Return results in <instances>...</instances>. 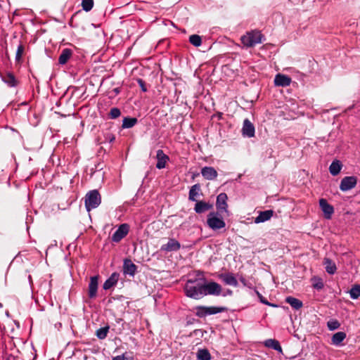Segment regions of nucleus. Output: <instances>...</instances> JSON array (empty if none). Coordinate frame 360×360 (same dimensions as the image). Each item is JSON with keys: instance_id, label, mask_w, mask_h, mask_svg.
I'll list each match as a JSON object with an SVG mask.
<instances>
[{"instance_id": "f257e3e1", "label": "nucleus", "mask_w": 360, "mask_h": 360, "mask_svg": "<svg viewBox=\"0 0 360 360\" xmlns=\"http://www.w3.org/2000/svg\"><path fill=\"white\" fill-rule=\"evenodd\" d=\"M203 284L204 277L188 280L184 287L186 295L195 300L203 297Z\"/></svg>"}, {"instance_id": "f03ea898", "label": "nucleus", "mask_w": 360, "mask_h": 360, "mask_svg": "<svg viewBox=\"0 0 360 360\" xmlns=\"http://www.w3.org/2000/svg\"><path fill=\"white\" fill-rule=\"evenodd\" d=\"M264 36L259 31L252 30L247 32L245 35L241 37L242 44L247 48L253 47L257 44H261Z\"/></svg>"}, {"instance_id": "7ed1b4c3", "label": "nucleus", "mask_w": 360, "mask_h": 360, "mask_svg": "<svg viewBox=\"0 0 360 360\" xmlns=\"http://www.w3.org/2000/svg\"><path fill=\"white\" fill-rule=\"evenodd\" d=\"M85 207L88 212L96 208L101 202V195L97 190H92L85 195Z\"/></svg>"}, {"instance_id": "20e7f679", "label": "nucleus", "mask_w": 360, "mask_h": 360, "mask_svg": "<svg viewBox=\"0 0 360 360\" xmlns=\"http://www.w3.org/2000/svg\"><path fill=\"white\" fill-rule=\"evenodd\" d=\"M207 224L211 229L216 231L225 227L226 224L218 212H212L207 215Z\"/></svg>"}, {"instance_id": "39448f33", "label": "nucleus", "mask_w": 360, "mask_h": 360, "mask_svg": "<svg viewBox=\"0 0 360 360\" xmlns=\"http://www.w3.org/2000/svg\"><path fill=\"white\" fill-rule=\"evenodd\" d=\"M196 312L195 314L198 317H205L208 315L216 314L218 313L223 312L226 311V307H205V306H198L195 308Z\"/></svg>"}, {"instance_id": "423d86ee", "label": "nucleus", "mask_w": 360, "mask_h": 360, "mask_svg": "<svg viewBox=\"0 0 360 360\" xmlns=\"http://www.w3.org/2000/svg\"><path fill=\"white\" fill-rule=\"evenodd\" d=\"M203 288H204V296L206 295H215L218 296L221 292V286L214 281L207 283L206 279L204 278V284H203Z\"/></svg>"}, {"instance_id": "0eeeda50", "label": "nucleus", "mask_w": 360, "mask_h": 360, "mask_svg": "<svg viewBox=\"0 0 360 360\" xmlns=\"http://www.w3.org/2000/svg\"><path fill=\"white\" fill-rule=\"evenodd\" d=\"M129 231V226L127 224H121L112 234L111 237L112 241L115 243H119L128 234Z\"/></svg>"}, {"instance_id": "6e6552de", "label": "nucleus", "mask_w": 360, "mask_h": 360, "mask_svg": "<svg viewBox=\"0 0 360 360\" xmlns=\"http://www.w3.org/2000/svg\"><path fill=\"white\" fill-rule=\"evenodd\" d=\"M357 183V179L356 176H345L340 182V189L342 191H347L354 188Z\"/></svg>"}, {"instance_id": "1a4fd4ad", "label": "nucleus", "mask_w": 360, "mask_h": 360, "mask_svg": "<svg viewBox=\"0 0 360 360\" xmlns=\"http://www.w3.org/2000/svg\"><path fill=\"white\" fill-rule=\"evenodd\" d=\"M180 243L174 238H169L166 244H164L160 248L162 252H175L180 249Z\"/></svg>"}, {"instance_id": "9d476101", "label": "nucleus", "mask_w": 360, "mask_h": 360, "mask_svg": "<svg viewBox=\"0 0 360 360\" xmlns=\"http://www.w3.org/2000/svg\"><path fill=\"white\" fill-rule=\"evenodd\" d=\"M319 206L324 214V217L326 219H330L334 212L333 207L324 198L319 200Z\"/></svg>"}, {"instance_id": "9b49d317", "label": "nucleus", "mask_w": 360, "mask_h": 360, "mask_svg": "<svg viewBox=\"0 0 360 360\" xmlns=\"http://www.w3.org/2000/svg\"><path fill=\"white\" fill-rule=\"evenodd\" d=\"M227 195L225 193H221L217 197L216 207L219 212H228L227 207Z\"/></svg>"}, {"instance_id": "f8f14e48", "label": "nucleus", "mask_w": 360, "mask_h": 360, "mask_svg": "<svg viewBox=\"0 0 360 360\" xmlns=\"http://www.w3.org/2000/svg\"><path fill=\"white\" fill-rule=\"evenodd\" d=\"M98 276H92L90 278V282L88 287V295L90 299H94L97 295L98 290Z\"/></svg>"}, {"instance_id": "ddd939ff", "label": "nucleus", "mask_w": 360, "mask_h": 360, "mask_svg": "<svg viewBox=\"0 0 360 360\" xmlns=\"http://www.w3.org/2000/svg\"><path fill=\"white\" fill-rule=\"evenodd\" d=\"M136 266L129 259H125L123 263V273L134 276L136 271Z\"/></svg>"}, {"instance_id": "4468645a", "label": "nucleus", "mask_w": 360, "mask_h": 360, "mask_svg": "<svg viewBox=\"0 0 360 360\" xmlns=\"http://www.w3.org/2000/svg\"><path fill=\"white\" fill-rule=\"evenodd\" d=\"M242 131L245 136L252 138L255 136V127L248 119L244 120Z\"/></svg>"}, {"instance_id": "2eb2a0df", "label": "nucleus", "mask_w": 360, "mask_h": 360, "mask_svg": "<svg viewBox=\"0 0 360 360\" xmlns=\"http://www.w3.org/2000/svg\"><path fill=\"white\" fill-rule=\"evenodd\" d=\"M202 176L207 180H214L217 177V172L212 167H204L201 169Z\"/></svg>"}, {"instance_id": "dca6fc26", "label": "nucleus", "mask_w": 360, "mask_h": 360, "mask_svg": "<svg viewBox=\"0 0 360 360\" xmlns=\"http://www.w3.org/2000/svg\"><path fill=\"white\" fill-rule=\"evenodd\" d=\"M213 205L210 202H206L202 200L196 201L194 210L198 214H202L207 210L212 209Z\"/></svg>"}, {"instance_id": "f3484780", "label": "nucleus", "mask_w": 360, "mask_h": 360, "mask_svg": "<svg viewBox=\"0 0 360 360\" xmlns=\"http://www.w3.org/2000/svg\"><path fill=\"white\" fill-rule=\"evenodd\" d=\"M120 278V274L117 272L112 273L110 276L104 282L103 288L104 290H109L116 285Z\"/></svg>"}, {"instance_id": "a211bd4d", "label": "nucleus", "mask_w": 360, "mask_h": 360, "mask_svg": "<svg viewBox=\"0 0 360 360\" xmlns=\"http://www.w3.org/2000/svg\"><path fill=\"white\" fill-rule=\"evenodd\" d=\"M156 158L158 160L156 167L159 169L165 168L169 157L164 153L162 150H158Z\"/></svg>"}, {"instance_id": "6ab92c4d", "label": "nucleus", "mask_w": 360, "mask_h": 360, "mask_svg": "<svg viewBox=\"0 0 360 360\" xmlns=\"http://www.w3.org/2000/svg\"><path fill=\"white\" fill-rule=\"evenodd\" d=\"M273 214L274 211L271 210L260 212L259 213V215L255 219V222L256 224H259L266 221L273 217Z\"/></svg>"}, {"instance_id": "aec40b11", "label": "nucleus", "mask_w": 360, "mask_h": 360, "mask_svg": "<svg viewBox=\"0 0 360 360\" xmlns=\"http://www.w3.org/2000/svg\"><path fill=\"white\" fill-rule=\"evenodd\" d=\"M274 83L278 86H288L291 83V79L288 76L278 74L275 77Z\"/></svg>"}, {"instance_id": "412c9836", "label": "nucleus", "mask_w": 360, "mask_h": 360, "mask_svg": "<svg viewBox=\"0 0 360 360\" xmlns=\"http://www.w3.org/2000/svg\"><path fill=\"white\" fill-rule=\"evenodd\" d=\"M219 278L226 284L236 287L238 285V281L233 274H221L219 275Z\"/></svg>"}, {"instance_id": "4be33fe9", "label": "nucleus", "mask_w": 360, "mask_h": 360, "mask_svg": "<svg viewBox=\"0 0 360 360\" xmlns=\"http://www.w3.org/2000/svg\"><path fill=\"white\" fill-rule=\"evenodd\" d=\"M201 191L200 185L199 184H194L190 188L188 193V199L191 201H198L197 197L200 195Z\"/></svg>"}, {"instance_id": "5701e85b", "label": "nucleus", "mask_w": 360, "mask_h": 360, "mask_svg": "<svg viewBox=\"0 0 360 360\" xmlns=\"http://www.w3.org/2000/svg\"><path fill=\"white\" fill-rule=\"evenodd\" d=\"M1 79L10 87H15L18 84V81L11 72H7L4 75H1Z\"/></svg>"}, {"instance_id": "b1692460", "label": "nucleus", "mask_w": 360, "mask_h": 360, "mask_svg": "<svg viewBox=\"0 0 360 360\" xmlns=\"http://www.w3.org/2000/svg\"><path fill=\"white\" fill-rule=\"evenodd\" d=\"M73 52L70 49H64L62 50L61 53L58 58V63L60 65H65L68 60L71 58Z\"/></svg>"}, {"instance_id": "393cba45", "label": "nucleus", "mask_w": 360, "mask_h": 360, "mask_svg": "<svg viewBox=\"0 0 360 360\" xmlns=\"http://www.w3.org/2000/svg\"><path fill=\"white\" fill-rule=\"evenodd\" d=\"M265 347L274 349V350L282 353V348L280 345V343L278 340L274 339H268L266 340L264 342Z\"/></svg>"}, {"instance_id": "a878e982", "label": "nucleus", "mask_w": 360, "mask_h": 360, "mask_svg": "<svg viewBox=\"0 0 360 360\" xmlns=\"http://www.w3.org/2000/svg\"><path fill=\"white\" fill-rule=\"evenodd\" d=\"M323 264L326 268V271L329 274H334L337 270L336 265L331 259L325 258Z\"/></svg>"}, {"instance_id": "bb28decb", "label": "nucleus", "mask_w": 360, "mask_h": 360, "mask_svg": "<svg viewBox=\"0 0 360 360\" xmlns=\"http://www.w3.org/2000/svg\"><path fill=\"white\" fill-rule=\"evenodd\" d=\"M342 169V164L339 160L333 161L329 167L330 173L333 176L338 175Z\"/></svg>"}, {"instance_id": "cd10ccee", "label": "nucleus", "mask_w": 360, "mask_h": 360, "mask_svg": "<svg viewBox=\"0 0 360 360\" xmlns=\"http://www.w3.org/2000/svg\"><path fill=\"white\" fill-rule=\"evenodd\" d=\"M285 302L295 309H299L303 305L302 301L291 296L287 297L285 298Z\"/></svg>"}, {"instance_id": "c85d7f7f", "label": "nucleus", "mask_w": 360, "mask_h": 360, "mask_svg": "<svg viewBox=\"0 0 360 360\" xmlns=\"http://www.w3.org/2000/svg\"><path fill=\"white\" fill-rule=\"evenodd\" d=\"M198 360H211V355L207 349H199L196 353Z\"/></svg>"}, {"instance_id": "c756f323", "label": "nucleus", "mask_w": 360, "mask_h": 360, "mask_svg": "<svg viewBox=\"0 0 360 360\" xmlns=\"http://www.w3.org/2000/svg\"><path fill=\"white\" fill-rule=\"evenodd\" d=\"M346 338V334L344 332H338L332 337V343L335 345H339Z\"/></svg>"}, {"instance_id": "7c9ffc66", "label": "nucleus", "mask_w": 360, "mask_h": 360, "mask_svg": "<svg viewBox=\"0 0 360 360\" xmlns=\"http://www.w3.org/2000/svg\"><path fill=\"white\" fill-rule=\"evenodd\" d=\"M137 122L138 120L135 117H127L123 119L122 127L124 129L131 128L137 123Z\"/></svg>"}, {"instance_id": "2f4dec72", "label": "nucleus", "mask_w": 360, "mask_h": 360, "mask_svg": "<svg viewBox=\"0 0 360 360\" xmlns=\"http://www.w3.org/2000/svg\"><path fill=\"white\" fill-rule=\"evenodd\" d=\"M108 331L109 326L102 327L96 330V335L98 339L103 340L107 337Z\"/></svg>"}, {"instance_id": "473e14b6", "label": "nucleus", "mask_w": 360, "mask_h": 360, "mask_svg": "<svg viewBox=\"0 0 360 360\" xmlns=\"http://www.w3.org/2000/svg\"><path fill=\"white\" fill-rule=\"evenodd\" d=\"M189 42L195 47H198L202 44L201 37L198 34H192L189 37Z\"/></svg>"}, {"instance_id": "72a5a7b5", "label": "nucleus", "mask_w": 360, "mask_h": 360, "mask_svg": "<svg viewBox=\"0 0 360 360\" xmlns=\"http://www.w3.org/2000/svg\"><path fill=\"white\" fill-rule=\"evenodd\" d=\"M350 297L353 300H356L360 297V285H355L353 286L349 291Z\"/></svg>"}, {"instance_id": "f704fd0d", "label": "nucleus", "mask_w": 360, "mask_h": 360, "mask_svg": "<svg viewBox=\"0 0 360 360\" xmlns=\"http://www.w3.org/2000/svg\"><path fill=\"white\" fill-rule=\"evenodd\" d=\"M327 326L330 330H335L340 328V323L336 319H330L327 322Z\"/></svg>"}, {"instance_id": "c9c22d12", "label": "nucleus", "mask_w": 360, "mask_h": 360, "mask_svg": "<svg viewBox=\"0 0 360 360\" xmlns=\"http://www.w3.org/2000/svg\"><path fill=\"white\" fill-rule=\"evenodd\" d=\"M82 6L84 11L88 12L90 11L94 6L93 0H82Z\"/></svg>"}, {"instance_id": "e433bc0d", "label": "nucleus", "mask_w": 360, "mask_h": 360, "mask_svg": "<svg viewBox=\"0 0 360 360\" xmlns=\"http://www.w3.org/2000/svg\"><path fill=\"white\" fill-rule=\"evenodd\" d=\"M121 115L120 110L117 108H112L110 109V111L109 112V117L111 119H116L119 117Z\"/></svg>"}, {"instance_id": "4c0bfd02", "label": "nucleus", "mask_w": 360, "mask_h": 360, "mask_svg": "<svg viewBox=\"0 0 360 360\" xmlns=\"http://www.w3.org/2000/svg\"><path fill=\"white\" fill-rule=\"evenodd\" d=\"M23 52H24V46L22 44H20L18 46L16 53H15V60L16 61H18V62L20 61Z\"/></svg>"}, {"instance_id": "58836bf2", "label": "nucleus", "mask_w": 360, "mask_h": 360, "mask_svg": "<svg viewBox=\"0 0 360 360\" xmlns=\"http://www.w3.org/2000/svg\"><path fill=\"white\" fill-rule=\"evenodd\" d=\"M256 293L260 300V302L266 305H269L273 307H276L277 305L275 304H271L267 301L266 299H265L258 291H256Z\"/></svg>"}, {"instance_id": "ea45409f", "label": "nucleus", "mask_w": 360, "mask_h": 360, "mask_svg": "<svg viewBox=\"0 0 360 360\" xmlns=\"http://www.w3.org/2000/svg\"><path fill=\"white\" fill-rule=\"evenodd\" d=\"M137 82L141 90L144 92L147 91V88L146 86L145 82L141 79H139Z\"/></svg>"}, {"instance_id": "a19ab883", "label": "nucleus", "mask_w": 360, "mask_h": 360, "mask_svg": "<svg viewBox=\"0 0 360 360\" xmlns=\"http://www.w3.org/2000/svg\"><path fill=\"white\" fill-rule=\"evenodd\" d=\"M112 360H129L124 354L118 355L112 358Z\"/></svg>"}, {"instance_id": "79ce46f5", "label": "nucleus", "mask_w": 360, "mask_h": 360, "mask_svg": "<svg viewBox=\"0 0 360 360\" xmlns=\"http://www.w3.org/2000/svg\"><path fill=\"white\" fill-rule=\"evenodd\" d=\"M106 139L108 140L110 143H111L115 141V137L114 135H112L111 134H108L106 136Z\"/></svg>"}, {"instance_id": "37998d69", "label": "nucleus", "mask_w": 360, "mask_h": 360, "mask_svg": "<svg viewBox=\"0 0 360 360\" xmlns=\"http://www.w3.org/2000/svg\"><path fill=\"white\" fill-rule=\"evenodd\" d=\"M323 285L322 283H317L314 285V287L317 289H321L323 288Z\"/></svg>"}, {"instance_id": "c03bdc74", "label": "nucleus", "mask_w": 360, "mask_h": 360, "mask_svg": "<svg viewBox=\"0 0 360 360\" xmlns=\"http://www.w3.org/2000/svg\"><path fill=\"white\" fill-rule=\"evenodd\" d=\"M228 294H229V295H231V294H232V291H231V290H228Z\"/></svg>"}]
</instances>
